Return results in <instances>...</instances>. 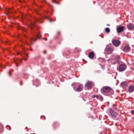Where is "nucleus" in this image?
Segmentation results:
<instances>
[{
  "mask_svg": "<svg viewBox=\"0 0 134 134\" xmlns=\"http://www.w3.org/2000/svg\"><path fill=\"white\" fill-rule=\"evenodd\" d=\"M101 91L104 93H107L112 91V89L108 86H105L101 89Z\"/></svg>",
  "mask_w": 134,
  "mask_h": 134,
  "instance_id": "1",
  "label": "nucleus"
},
{
  "mask_svg": "<svg viewBox=\"0 0 134 134\" xmlns=\"http://www.w3.org/2000/svg\"><path fill=\"white\" fill-rule=\"evenodd\" d=\"M120 58V57L119 55H117L115 56L114 55H112L111 57L109 59L107 60L108 61L110 60L111 62L113 63H114V62H113V61L116 62V61H115V60H118Z\"/></svg>",
  "mask_w": 134,
  "mask_h": 134,
  "instance_id": "2",
  "label": "nucleus"
},
{
  "mask_svg": "<svg viewBox=\"0 0 134 134\" xmlns=\"http://www.w3.org/2000/svg\"><path fill=\"white\" fill-rule=\"evenodd\" d=\"M114 51L113 47H108L105 48V51L109 54H111Z\"/></svg>",
  "mask_w": 134,
  "mask_h": 134,
  "instance_id": "3",
  "label": "nucleus"
},
{
  "mask_svg": "<svg viewBox=\"0 0 134 134\" xmlns=\"http://www.w3.org/2000/svg\"><path fill=\"white\" fill-rule=\"evenodd\" d=\"M109 112L111 116L113 118H115L117 115V113L114 111L112 109H110L109 110Z\"/></svg>",
  "mask_w": 134,
  "mask_h": 134,
  "instance_id": "4",
  "label": "nucleus"
},
{
  "mask_svg": "<svg viewBox=\"0 0 134 134\" xmlns=\"http://www.w3.org/2000/svg\"><path fill=\"white\" fill-rule=\"evenodd\" d=\"M92 86V83L91 82L89 81L85 85V88L87 90H90Z\"/></svg>",
  "mask_w": 134,
  "mask_h": 134,
  "instance_id": "5",
  "label": "nucleus"
},
{
  "mask_svg": "<svg viewBox=\"0 0 134 134\" xmlns=\"http://www.w3.org/2000/svg\"><path fill=\"white\" fill-rule=\"evenodd\" d=\"M112 43L113 45L115 47H118L121 43V42L117 40H114L113 41Z\"/></svg>",
  "mask_w": 134,
  "mask_h": 134,
  "instance_id": "6",
  "label": "nucleus"
},
{
  "mask_svg": "<svg viewBox=\"0 0 134 134\" xmlns=\"http://www.w3.org/2000/svg\"><path fill=\"white\" fill-rule=\"evenodd\" d=\"M126 66L125 64H122L120 65L119 67V70L120 71H124L125 69Z\"/></svg>",
  "mask_w": 134,
  "mask_h": 134,
  "instance_id": "7",
  "label": "nucleus"
},
{
  "mask_svg": "<svg viewBox=\"0 0 134 134\" xmlns=\"http://www.w3.org/2000/svg\"><path fill=\"white\" fill-rule=\"evenodd\" d=\"M125 27L124 26H119L117 29V32L120 33L122 32L124 29Z\"/></svg>",
  "mask_w": 134,
  "mask_h": 134,
  "instance_id": "8",
  "label": "nucleus"
},
{
  "mask_svg": "<svg viewBox=\"0 0 134 134\" xmlns=\"http://www.w3.org/2000/svg\"><path fill=\"white\" fill-rule=\"evenodd\" d=\"M83 89V86L82 85H80L75 90V91L77 92H79L82 91Z\"/></svg>",
  "mask_w": 134,
  "mask_h": 134,
  "instance_id": "9",
  "label": "nucleus"
},
{
  "mask_svg": "<svg viewBox=\"0 0 134 134\" xmlns=\"http://www.w3.org/2000/svg\"><path fill=\"white\" fill-rule=\"evenodd\" d=\"M131 48L129 46H125L124 49V51L126 52H129Z\"/></svg>",
  "mask_w": 134,
  "mask_h": 134,
  "instance_id": "10",
  "label": "nucleus"
},
{
  "mask_svg": "<svg viewBox=\"0 0 134 134\" xmlns=\"http://www.w3.org/2000/svg\"><path fill=\"white\" fill-rule=\"evenodd\" d=\"M127 85V83L126 82L124 81L122 82L120 85V86L121 87L123 88H124L126 87Z\"/></svg>",
  "mask_w": 134,
  "mask_h": 134,
  "instance_id": "11",
  "label": "nucleus"
},
{
  "mask_svg": "<svg viewBox=\"0 0 134 134\" xmlns=\"http://www.w3.org/2000/svg\"><path fill=\"white\" fill-rule=\"evenodd\" d=\"M94 53L93 52H90L88 54V57L91 59H93L94 57Z\"/></svg>",
  "mask_w": 134,
  "mask_h": 134,
  "instance_id": "12",
  "label": "nucleus"
},
{
  "mask_svg": "<svg viewBox=\"0 0 134 134\" xmlns=\"http://www.w3.org/2000/svg\"><path fill=\"white\" fill-rule=\"evenodd\" d=\"M129 90L130 92H132L134 90V86H130L129 87Z\"/></svg>",
  "mask_w": 134,
  "mask_h": 134,
  "instance_id": "13",
  "label": "nucleus"
},
{
  "mask_svg": "<svg viewBox=\"0 0 134 134\" xmlns=\"http://www.w3.org/2000/svg\"><path fill=\"white\" fill-rule=\"evenodd\" d=\"M127 27L128 29L129 30H130L132 29H134L133 25L131 24H130L129 25H127Z\"/></svg>",
  "mask_w": 134,
  "mask_h": 134,
  "instance_id": "14",
  "label": "nucleus"
},
{
  "mask_svg": "<svg viewBox=\"0 0 134 134\" xmlns=\"http://www.w3.org/2000/svg\"><path fill=\"white\" fill-rule=\"evenodd\" d=\"M105 31L107 33H109L110 31V30L109 28H106L105 29Z\"/></svg>",
  "mask_w": 134,
  "mask_h": 134,
  "instance_id": "15",
  "label": "nucleus"
},
{
  "mask_svg": "<svg viewBox=\"0 0 134 134\" xmlns=\"http://www.w3.org/2000/svg\"><path fill=\"white\" fill-rule=\"evenodd\" d=\"M36 36L38 38H40L41 37V36L40 33H39Z\"/></svg>",
  "mask_w": 134,
  "mask_h": 134,
  "instance_id": "16",
  "label": "nucleus"
},
{
  "mask_svg": "<svg viewBox=\"0 0 134 134\" xmlns=\"http://www.w3.org/2000/svg\"><path fill=\"white\" fill-rule=\"evenodd\" d=\"M45 18L46 19H48L50 22H51L52 20L51 19H49L48 17L45 16Z\"/></svg>",
  "mask_w": 134,
  "mask_h": 134,
  "instance_id": "17",
  "label": "nucleus"
},
{
  "mask_svg": "<svg viewBox=\"0 0 134 134\" xmlns=\"http://www.w3.org/2000/svg\"><path fill=\"white\" fill-rule=\"evenodd\" d=\"M131 67H132L133 69L134 70V64L132 63L131 64Z\"/></svg>",
  "mask_w": 134,
  "mask_h": 134,
  "instance_id": "18",
  "label": "nucleus"
},
{
  "mask_svg": "<svg viewBox=\"0 0 134 134\" xmlns=\"http://www.w3.org/2000/svg\"><path fill=\"white\" fill-rule=\"evenodd\" d=\"M93 97L94 98L96 97V98H97V99H98L99 98L98 96L97 95H94L93 96Z\"/></svg>",
  "mask_w": 134,
  "mask_h": 134,
  "instance_id": "19",
  "label": "nucleus"
},
{
  "mask_svg": "<svg viewBox=\"0 0 134 134\" xmlns=\"http://www.w3.org/2000/svg\"><path fill=\"white\" fill-rule=\"evenodd\" d=\"M34 26H35V23H33L32 24V25H31V29H32L33 28V27Z\"/></svg>",
  "mask_w": 134,
  "mask_h": 134,
  "instance_id": "20",
  "label": "nucleus"
},
{
  "mask_svg": "<svg viewBox=\"0 0 134 134\" xmlns=\"http://www.w3.org/2000/svg\"><path fill=\"white\" fill-rule=\"evenodd\" d=\"M53 1L54 2V3L56 4H59V3L58 2H56L55 1V0H53Z\"/></svg>",
  "mask_w": 134,
  "mask_h": 134,
  "instance_id": "21",
  "label": "nucleus"
},
{
  "mask_svg": "<svg viewBox=\"0 0 134 134\" xmlns=\"http://www.w3.org/2000/svg\"><path fill=\"white\" fill-rule=\"evenodd\" d=\"M37 39L36 38H35V39H33V38H32L31 40L32 41H36V40H37Z\"/></svg>",
  "mask_w": 134,
  "mask_h": 134,
  "instance_id": "22",
  "label": "nucleus"
},
{
  "mask_svg": "<svg viewBox=\"0 0 134 134\" xmlns=\"http://www.w3.org/2000/svg\"><path fill=\"white\" fill-rule=\"evenodd\" d=\"M100 99L101 100H103V97L102 96H100Z\"/></svg>",
  "mask_w": 134,
  "mask_h": 134,
  "instance_id": "23",
  "label": "nucleus"
},
{
  "mask_svg": "<svg viewBox=\"0 0 134 134\" xmlns=\"http://www.w3.org/2000/svg\"><path fill=\"white\" fill-rule=\"evenodd\" d=\"M131 113L132 114L134 115V110L131 111Z\"/></svg>",
  "mask_w": 134,
  "mask_h": 134,
  "instance_id": "24",
  "label": "nucleus"
},
{
  "mask_svg": "<svg viewBox=\"0 0 134 134\" xmlns=\"http://www.w3.org/2000/svg\"><path fill=\"white\" fill-rule=\"evenodd\" d=\"M11 70H10L9 72V76H11V74L10 72Z\"/></svg>",
  "mask_w": 134,
  "mask_h": 134,
  "instance_id": "25",
  "label": "nucleus"
},
{
  "mask_svg": "<svg viewBox=\"0 0 134 134\" xmlns=\"http://www.w3.org/2000/svg\"><path fill=\"white\" fill-rule=\"evenodd\" d=\"M23 84V82L22 81H21L20 82V84L21 85H22Z\"/></svg>",
  "mask_w": 134,
  "mask_h": 134,
  "instance_id": "26",
  "label": "nucleus"
},
{
  "mask_svg": "<svg viewBox=\"0 0 134 134\" xmlns=\"http://www.w3.org/2000/svg\"><path fill=\"white\" fill-rule=\"evenodd\" d=\"M46 51H45H45H43V53H44V54H46Z\"/></svg>",
  "mask_w": 134,
  "mask_h": 134,
  "instance_id": "27",
  "label": "nucleus"
},
{
  "mask_svg": "<svg viewBox=\"0 0 134 134\" xmlns=\"http://www.w3.org/2000/svg\"><path fill=\"white\" fill-rule=\"evenodd\" d=\"M15 64L17 66H19L18 64L17 63H15Z\"/></svg>",
  "mask_w": 134,
  "mask_h": 134,
  "instance_id": "28",
  "label": "nucleus"
},
{
  "mask_svg": "<svg viewBox=\"0 0 134 134\" xmlns=\"http://www.w3.org/2000/svg\"><path fill=\"white\" fill-rule=\"evenodd\" d=\"M25 56L26 57H27V56H28V54H27V53H25Z\"/></svg>",
  "mask_w": 134,
  "mask_h": 134,
  "instance_id": "29",
  "label": "nucleus"
},
{
  "mask_svg": "<svg viewBox=\"0 0 134 134\" xmlns=\"http://www.w3.org/2000/svg\"><path fill=\"white\" fill-rule=\"evenodd\" d=\"M44 39L45 41H46L47 40V38H44Z\"/></svg>",
  "mask_w": 134,
  "mask_h": 134,
  "instance_id": "30",
  "label": "nucleus"
},
{
  "mask_svg": "<svg viewBox=\"0 0 134 134\" xmlns=\"http://www.w3.org/2000/svg\"><path fill=\"white\" fill-rule=\"evenodd\" d=\"M5 68H6L5 67V66H4L3 67V66L2 67V68H3V69H5Z\"/></svg>",
  "mask_w": 134,
  "mask_h": 134,
  "instance_id": "31",
  "label": "nucleus"
},
{
  "mask_svg": "<svg viewBox=\"0 0 134 134\" xmlns=\"http://www.w3.org/2000/svg\"><path fill=\"white\" fill-rule=\"evenodd\" d=\"M107 26H110V25L109 24H107Z\"/></svg>",
  "mask_w": 134,
  "mask_h": 134,
  "instance_id": "32",
  "label": "nucleus"
},
{
  "mask_svg": "<svg viewBox=\"0 0 134 134\" xmlns=\"http://www.w3.org/2000/svg\"><path fill=\"white\" fill-rule=\"evenodd\" d=\"M60 34V31H58V34Z\"/></svg>",
  "mask_w": 134,
  "mask_h": 134,
  "instance_id": "33",
  "label": "nucleus"
},
{
  "mask_svg": "<svg viewBox=\"0 0 134 134\" xmlns=\"http://www.w3.org/2000/svg\"><path fill=\"white\" fill-rule=\"evenodd\" d=\"M23 30L24 31H25V29H23Z\"/></svg>",
  "mask_w": 134,
  "mask_h": 134,
  "instance_id": "34",
  "label": "nucleus"
},
{
  "mask_svg": "<svg viewBox=\"0 0 134 134\" xmlns=\"http://www.w3.org/2000/svg\"><path fill=\"white\" fill-rule=\"evenodd\" d=\"M10 9H9V12H10Z\"/></svg>",
  "mask_w": 134,
  "mask_h": 134,
  "instance_id": "35",
  "label": "nucleus"
},
{
  "mask_svg": "<svg viewBox=\"0 0 134 134\" xmlns=\"http://www.w3.org/2000/svg\"><path fill=\"white\" fill-rule=\"evenodd\" d=\"M27 58H26V59H24V60H27Z\"/></svg>",
  "mask_w": 134,
  "mask_h": 134,
  "instance_id": "36",
  "label": "nucleus"
},
{
  "mask_svg": "<svg viewBox=\"0 0 134 134\" xmlns=\"http://www.w3.org/2000/svg\"><path fill=\"white\" fill-rule=\"evenodd\" d=\"M7 44H9L8 43V42H7Z\"/></svg>",
  "mask_w": 134,
  "mask_h": 134,
  "instance_id": "37",
  "label": "nucleus"
},
{
  "mask_svg": "<svg viewBox=\"0 0 134 134\" xmlns=\"http://www.w3.org/2000/svg\"><path fill=\"white\" fill-rule=\"evenodd\" d=\"M112 94H109V95H112Z\"/></svg>",
  "mask_w": 134,
  "mask_h": 134,
  "instance_id": "38",
  "label": "nucleus"
},
{
  "mask_svg": "<svg viewBox=\"0 0 134 134\" xmlns=\"http://www.w3.org/2000/svg\"><path fill=\"white\" fill-rule=\"evenodd\" d=\"M38 20V19H36V21H37Z\"/></svg>",
  "mask_w": 134,
  "mask_h": 134,
  "instance_id": "39",
  "label": "nucleus"
},
{
  "mask_svg": "<svg viewBox=\"0 0 134 134\" xmlns=\"http://www.w3.org/2000/svg\"><path fill=\"white\" fill-rule=\"evenodd\" d=\"M31 50L32 51V50H32V49H31Z\"/></svg>",
  "mask_w": 134,
  "mask_h": 134,
  "instance_id": "40",
  "label": "nucleus"
},
{
  "mask_svg": "<svg viewBox=\"0 0 134 134\" xmlns=\"http://www.w3.org/2000/svg\"><path fill=\"white\" fill-rule=\"evenodd\" d=\"M35 134V133H33V134H31H31Z\"/></svg>",
  "mask_w": 134,
  "mask_h": 134,
  "instance_id": "41",
  "label": "nucleus"
},
{
  "mask_svg": "<svg viewBox=\"0 0 134 134\" xmlns=\"http://www.w3.org/2000/svg\"><path fill=\"white\" fill-rule=\"evenodd\" d=\"M22 60H21V62H22Z\"/></svg>",
  "mask_w": 134,
  "mask_h": 134,
  "instance_id": "42",
  "label": "nucleus"
},
{
  "mask_svg": "<svg viewBox=\"0 0 134 134\" xmlns=\"http://www.w3.org/2000/svg\"><path fill=\"white\" fill-rule=\"evenodd\" d=\"M100 134H102L101 133H100Z\"/></svg>",
  "mask_w": 134,
  "mask_h": 134,
  "instance_id": "43",
  "label": "nucleus"
}]
</instances>
